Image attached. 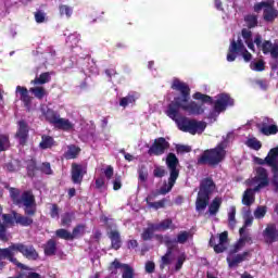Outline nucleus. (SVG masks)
Segmentation results:
<instances>
[{"label":"nucleus","mask_w":278,"mask_h":278,"mask_svg":"<svg viewBox=\"0 0 278 278\" xmlns=\"http://www.w3.org/2000/svg\"><path fill=\"white\" fill-rule=\"evenodd\" d=\"M172 90L180 92V96L174 98V100L167 105L166 116L175 121L178 129L185 134H203L207 124L202 121L190 119L186 116L179 117V110H182L188 116H201L205 114V108L199 102L190 101V86L188 84L175 78L170 86Z\"/></svg>","instance_id":"obj_1"},{"label":"nucleus","mask_w":278,"mask_h":278,"mask_svg":"<svg viewBox=\"0 0 278 278\" xmlns=\"http://www.w3.org/2000/svg\"><path fill=\"white\" fill-rule=\"evenodd\" d=\"M4 188L5 190H9L13 205L24 210L25 215L13 211V218L15 219L16 225H21V227H31V225H34V216L38 213V204L36 203L34 191L25 190L21 192V189L10 187L9 184H4Z\"/></svg>","instance_id":"obj_2"},{"label":"nucleus","mask_w":278,"mask_h":278,"mask_svg":"<svg viewBox=\"0 0 278 278\" xmlns=\"http://www.w3.org/2000/svg\"><path fill=\"white\" fill-rule=\"evenodd\" d=\"M16 253H21L23 257L33 262H36L40 257V254H38V251L33 244L27 245L25 243L18 242L12 243L8 248H0V261L4 262V260H7L17 268L27 270V266L18 262V258H16Z\"/></svg>","instance_id":"obj_3"},{"label":"nucleus","mask_w":278,"mask_h":278,"mask_svg":"<svg viewBox=\"0 0 278 278\" xmlns=\"http://www.w3.org/2000/svg\"><path fill=\"white\" fill-rule=\"evenodd\" d=\"M166 166L169 170V178H168V184L162 186L159 191L150 193L146 198V203L148 207H150V203H153L152 201H155L160 194H168L170 190L175 187V184H177V179H179V159L177 155L173 152H169L165 159Z\"/></svg>","instance_id":"obj_4"},{"label":"nucleus","mask_w":278,"mask_h":278,"mask_svg":"<svg viewBox=\"0 0 278 278\" xmlns=\"http://www.w3.org/2000/svg\"><path fill=\"white\" fill-rule=\"evenodd\" d=\"M229 136L219 142L215 148L205 150L197 161L198 166H211V168H216L218 164L225 161L227 157V147H229Z\"/></svg>","instance_id":"obj_5"},{"label":"nucleus","mask_w":278,"mask_h":278,"mask_svg":"<svg viewBox=\"0 0 278 278\" xmlns=\"http://www.w3.org/2000/svg\"><path fill=\"white\" fill-rule=\"evenodd\" d=\"M193 99L195 101H201V105L203 106V103H208V105H214V112L217 114H220V112H225L227 108L233 105V99L229 93H219L217 96V100L214 102V99L212 96L201 93V92H195L193 93Z\"/></svg>","instance_id":"obj_6"},{"label":"nucleus","mask_w":278,"mask_h":278,"mask_svg":"<svg viewBox=\"0 0 278 278\" xmlns=\"http://www.w3.org/2000/svg\"><path fill=\"white\" fill-rule=\"evenodd\" d=\"M216 190V182L212 177H206L200 181V189L195 200V210L197 212H204L207 205H210V197L214 194Z\"/></svg>","instance_id":"obj_7"},{"label":"nucleus","mask_w":278,"mask_h":278,"mask_svg":"<svg viewBox=\"0 0 278 278\" xmlns=\"http://www.w3.org/2000/svg\"><path fill=\"white\" fill-rule=\"evenodd\" d=\"M238 55H242L244 62H251L253 54L247 50V47H244V42L240 37H238V40L232 39L230 41L228 53H227V62H236V58Z\"/></svg>","instance_id":"obj_8"},{"label":"nucleus","mask_w":278,"mask_h":278,"mask_svg":"<svg viewBox=\"0 0 278 278\" xmlns=\"http://www.w3.org/2000/svg\"><path fill=\"white\" fill-rule=\"evenodd\" d=\"M261 10H263V18L266 23H274L275 18L278 16V11L275 9V2L270 0L257 2L254 4V12L260 14Z\"/></svg>","instance_id":"obj_9"},{"label":"nucleus","mask_w":278,"mask_h":278,"mask_svg":"<svg viewBox=\"0 0 278 278\" xmlns=\"http://www.w3.org/2000/svg\"><path fill=\"white\" fill-rule=\"evenodd\" d=\"M249 186H255L254 190H263L270 186V178H268V169L260 166L255 168V176L250 180Z\"/></svg>","instance_id":"obj_10"},{"label":"nucleus","mask_w":278,"mask_h":278,"mask_svg":"<svg viewBox=\"0 0 278 278\" xmlns=\"http://www.w3.org/2000/svg\"><path fill=\"white\" fill-rule=\"evenodd\" d=\"M169 149L170 142H168L164 137H159L154 139L153 143L149 148L148 155H150V157H153V155L155 157H160V155H164V153Z\"/></svg>","instance_id":"obj_11"},{"label":"nucleus","mask_w":278,"mask_h":278,"mask_svg":"<svg viewBox=\"0 0 278 278\" xmlns=\"http://www.w3.org/2000/svg\"><path fill=\"white\" fill-rule=\"evenodd\" d=\"M254 162L258 164V166H265L266 164L269 168L275 167V164L278 162V147L270 149L265 159L255 156Z\"/></svg>","instance_id":"obj_12"},{"label":"nucleus","mask_w":278,"mask_h":278,"mask_svg":"<svg viewBox=\"0 0 278 278\" xmlns=\"http://www.w3.org/2000/svg\"><path fill=\"white\" fill-rule=\"evenodd\" d=\"M18 128L15 134V137L17 138L21 147H25L27 144V138H29V125L25 119H21L18 123Z\"/></svg>","instance_id":"obj_13"},{"label":"nucleus","mask_w":278,"mask_h":278,"mask_svg":"<svg viewBox=\"0 0 278 278\" xmlns=\"http://www.w3.org/2000/svg\"><path fill=\"white\" fill-rule=\"evenodd\" d=\"M2 220L3 222L0 220V240H2V242H8V225H14V220L16 219L12 213V215L2 214Z\"/></svg>","instance_id":"obj_14"},{"label":"nucleus","mask_w":278,"mask_h":278,"mask_svg":"<svg viewBox=\"0 0 278 278\" xmlns=\"http://www.w3.org/2000/svg\"><path fill=\"white\" fill-rule=\"evenodd\" d=\"M263 238L266 244H274V242H278L277 225L267 224L266 228L263 230Z\"/></svg>","instance_id":"obj_15"},{"label":"nucleus","mask_w":278,"mask_h":278,"mask_svg":"<svg viewBox=\"0 0 278 278\" xmlns=\"http://www.w3.org/2000/svg\"><path fill=\"white\" fill-rule=\"evenodd\" d=\"M71 175H72V182L80 186L81 181H84V175H86V170L84 169V165L73 163Z\"/></svg>","instance_id":"obj_16"},{"label":"nucleus","mask_w":278,"mask_h":278,"mask_svg":"<svg viewBox=\"0 0 278 278\" xmlns=\"http://www.w3.org/2000/svg\"><path fill=\"white\" fill-rule=\"evenodd\" d=\"M268 123H273V119L265 117L262 127L260 128L261 134L263 136H275L278 134V127L275 124L268 126Z\"/></svg>","instance_id":"obj_17"},{"label":"nucleus","mask_w":278,"mask_h":278,"mask_svg":"<svg viewBox=\"0 0 278 278\" xmlns=\"http://www.w3.org/2000/svg\"><path fill=\"white\" fill-rule=\"evenodd\" d=\"M249 257H251V252L245 251L241 254H237L232 258L227 257L226 262H227L229 268H236V267H238L239 264H242V262H247V260H249Z\"/></svg>","instance_id":"obj_18"},{"label":"nucleus","mask_w":278,"mask_h":278,"mask_svg":"<svg viewBox=\"0 0 278 278\" xmlns=\"http://www.w3.org/2000/svg\"><path fill=\"white\" fill-rule=\"evenodd\" d=\"M255 192H260V190H255V188H248L242 195V203L247 205V207H251L255 203Z\"/></svg>","instance_id":"obj_19"},{"label":"nucleus","mask_w":278,"mask_h":278,"mask_svg":"<svg viewBox=\"0 0 278 278\" xmlns=\"http://www.w3.org/2000/svg\"><path fill=\"white\" fill-rule=\"evenodd\" d=\"M53 126L61 131H73V129H75V124H73L71 119H66L63 117H59Z\"/></svg>","instance_id":"obj_20"},{"label":"nucleus","mask_w":278,"mask_h":278,"mask_svg":"<svg viewBox=\"0 0 278 278\" xmlns=\"http://www.w3.org/2000/svg\"><path fill=\"white\" fill-rule=\"evenodd\" d=\"M109 238L111 240V249H114V251H118V249L123 247V240L121 239V232H118V230H111Z\"/></svg>","instance_id":"obj_21"},{"label":"nucleus","mask_w":278,"mask_h":278,"mask_svg":"<svg viewBox=\"0 0 278 278\" xmlns=\"http://www.w3.org/2000/svg\"><path fill=\"white\" fill-rule=\"evenodd\" d=\"M208 205V214L210 216H216L218 212H220V207L223 205V198L222 197H215Z\"/></svg>","instance_id":"obj_22"},{"label":"nucleus","mask_w":278,"mask_h":278,"mask_svg":"<svg viewBox=\"0 0 278 278\" xmlns=\"http://www.w3.org/2000/svg\"><path fill=\"white\" fill-rule=\"evenodd\" d=\"M43 253L48 257H51L58 253V241L55 239H49L43 245Z\"/></svg>","instance_id":"obj_23"},{"label":"nucleus","mask_w":278,"mask_h":278,"mask_svg":"<svg viewBox=\"0 0 278 278\" xmlns=\"http://www.w3.org/2000/svg\"><path fill=\"white\" fill-rule=\"evenodd\" d=\"M79 153H81V148L75 144L67 146V151L64 152L63 157L65 160H77L79 157Z\"/></svg>","instance_id":"obj_24"},{"label":"nucleus","mask_w":278,"mask_h":278,"mask_svg":"<svg viewBox=\"0 0 278 278\" xmlns=\"http://www.w3.org/2000/svg\"><path fill=\"white\" fill-rule=\"evenodd\" d=\"M229 241V232L224 231L219 233V243L215 245V253H225L227 251V245H225Z\"/></svg>","instance_id":"obj_25"},{"label":"nucleus","mask_w":278,"mask_h":278,"mask_svg":"<svg viewBox=\"0 0 278 278\" xmlns=\"http://www.w3.org/2000/svg\"><path fill=\"white\" fill-rule=\"evenodd\" d=\"M125 263H121L118 258H115L113 262H111L108 266V270L111 275V277H116L118 275V270H123L125 268Z\"/></svg>","instance_id":"obj_26"},{"label":"nucleus","mask_w":278,"mask_h":278,"mask_svg":"<svg viewBox=\"0 0 278 278\" xmlns=\"http://www.w3.org/2000/svg\"><path fill=\"white\" fill-rule=\"evenodd\" d=\"M136 101H138V93L130 92L126 97L121 98L119 105L125 109L127 105H135Z\"/></svg>","instance_id":"obj_27"},{"label":"nucleus","mask_w":278,"mask_h":278,"mask_svg":"<svg viewBox=\"0 0 278 278\" xmlns=\"http://www.w3.org/2000/svg\"><path fill=\"white\" fill-rule=\"evenodd\" d=\"M42 114L48 123L50 125H55L58 123V119L60 118V113L52 109H47L46 111H42Z\"/></svg>","instance_id":"obj_28"},{"label":"nucleus","mask_w":278,"mask_h":278,"mask_svg":"<svg viewBox=\"0 0 278 278\" xmlns=\"http://www.w3.org/2000/svg\"><path fill=\"white\" fill-rule=\"evenodd\" d=\"M16 90L17 92H20L21 101H23L26 108H29V105H31V97H29V91L27 90V88L17 86Z\"/></svg>","instance_id":"obj_29"},{"label":"nucleus","mask_w":278,"mask_h":278,"mask_svg":"<svg viewBox=\"0 0 278 278\" xmlns=\"http://www.w3.org/2000/svg\"><path fill=\"white\" fill-rule=\"evenodd\" d=\"M153 225L156 231H166L168 229H175V226H173V219L170 218L163 219L161 223Z\"/></svg>","instance_id":"obj_30"},{"label":"nucleus","mask_w":278,"mask_h":278,"mask_svg":"<svg viewBox=\"0 0 278 278\" xmlns=\"http://www.w3.org/2000/svg\"><path fill=\"white\" fill-rule=\"evenodd\" d=\"M51 81V74L49 72L41 73L39 77H36L30 84L35 86H42L45 84H49Z\"/></svg>","instance_id":"obj_31"},{"label":"nucleus","mask_w":278,"mask_h":278,"mask_svg":"<svg viewBox=\"0 0 278 278\" xmlns=\"http://www.w3.org/2000/svg\"><path fill=\"white\" fill-rule=\"evenodd\" d=\"M21 161L13 159L4 164V168L8 170V173H16L21 170Z\"/></svg>","instance_id":"obj_32"},{"label":"nucleus","mask_w":278,"mask_h":278,"mask_svg":"<svg viewBox=\"0 0 278 278\" xmlns=\"http://www.w3.org/2000/svg\"><path fill=\"white\" fill-rule=\"evenodd\" d=\"M53 144H55V140L53 139V137L49 135L41 136V141L39 143L40 149H43V150L51 149Z\"/></svg>","instance_id":"obj_33"},{"label":"nucleus","mask_w":278,"mask_h":278,"mask_svg":"<svg viewBox=\"0 0 278 278\" xmlns=\"http://www.w3.org/2000/svg\"><path fill=\"white\" fill-rule=\"evenodd\" d=\"M26 170H27V175L28 177H36V170H38V163L36 162L35 159H30L26 162Z\"/></svg>","instance_id":"obj_34"},{"label":"nucleus","mask_w":278,"mask_h":278,"mask_svg":"<svg viewBox=\"0 0 278 278\" xmlns=\"http://www.w3.org/2000/svg\"><path fill=\"white\" fill-rule=\"evenodd\" d=\"M155 231H157V230L154 229V225L149 224V226L147 228H144L143 232L141 233V240H143V242H148V240H152L153 233H155Z\"/></svg>","instance_id":"obj_35"},{"label":"nucleus","mask_w":278,"mask_h":278,"mask_svg":"<svg viewBox=\"0 0 278 278\" xmlns=\"http://www.w3.org/2000/svg\"><path fill=\"white\" fill-rule=\"evenodd\" d=\"M86 235V224H78L73 228L72 238H81V236Z\"/></svg>","instance_id":"obj_36"},{"label":"nucleus","mask_w":278,"mask_h":278,"mask_svg":"<svg viewBox=\"0 0 278 278\" xmlns=\"http://www.w3.org/2000/svg\"><path fill=\"white\" fill-rule=\"evenodd\" d=\"M245 144L249 149H253V151H260V149H262V141L257 140L255 137L249 138Z\"/></svg>","instance_id":"obj_37"},{"label":"nucleus","mask_w":278,"mask_h":278,"mask_svg":"<svg viewBox=\"0 0 278 278\" xmlns=\"http://www.w3.org/2000/svg\"><path fill=\"white\" fill-rule=\"evenodd\" d=\"M29 92L34 94L36 99L42 100L47 96V90L45 87H33L29 89Z\"/></svg>","instance_id":"obj_38"},{"label":"nucleus","mask_w":278,"mask_h":278,"mask_svg":"<svg viewBox=\"0 0 278 278\" xmlns=\"http://www.w3.org/2000/svg\"><path fill=\"white\" fill-rule=\"evenodd\" d=\"M250 68L251 71H255L256 73H262L263 71H266V62H264V60L252 62L250 64Z\"/></svg>","instance_id":"obj_39"},{"label":"nucleus","mask_w":278,"mask_h":278,"mask_svg":"<svg viewBox=\"0 0 278 278\" xmlns=\"http://www.w3.org/2000/svg\"><path fill=\"white\" fill-rule=\"evenodd\" d=\"M173 255V252L166 251L165 255L162 256L161 258V263H160V269L164 270V268H166V266H169V264H172L173 260L170 258V256Z\"/></svg>","instance_id":"obj_40"},{"label":"nucleus","mask_w":278,"mask_h":278,"mask_svg":"<svg viewBox=\"0 0 278 278\" xmlns=\"http://www.w3.org/2000/svg\"><path fill=\"white\" fill-rule=\"evenodd\" d=\"M273 49H275V45H273L270 40L263 41V45L260 48L264 55H268V53H270V58H273Z\"/></svg>","instance_id":"obj_41"},{"label":"nucleus","mask_w":278,"mask_h":278,"mask_svg":"<svg viewBox=\"0 0 278 278\" xmlns=\"http://www.w3.org/2000/svg\"><path fill=\"white\" fill-rule=\"evenodd\" d=\"M55 236L56 238H60L61 240H73V232L64 229V228H60L55 231Z\"/></svg>","instance_id":"obj_42"},{"label":"nucleus","mask_w":278,"mask_h":278,"mask_svg":"<svg viewBox=\"0 0 278 278\" xmlns=\"http://www.w3.org/2000/svg\"><path fill=\"white\" fill-rule=\"evenodd\" d=\"M244 21L248 25L249 29H253V27H257V15L255 14H249L244 17Z\"/></svg>","instance_id":"obj_43"},{"label":"nucleus","mask_w":278,"mask_h":278,"mask_svg":"<svg viewBox=\"0 0 278 278\" xmlns=\"http://www.w3.org/2000/svg\"><path fill=\"white\" fill-rule=\"evenodd\" d=\"M59 12L61 16H66L67 18H71L73 16V8L66 5V4H61L59 7Z\"/></svg>","instance_id":"obj_44"},{"label":"nucleus","mask_w":278,"mask_h":278,"mask_svg":"<svg viewBox=\"0 0 278 278\" xmlns=\"http://www.w3.org/2000/svg\"><path fill=\"white\" fill-rule=\"evenodd\" d=\"M190 238V232L182 230L177 235L176 242L177 244H186Z\"/></svg>","instance_id":"obj_45"},{"label":"nucleus","mask_w":278,"mask_h":278,"mask_svg":"<svg viewBox=\"0 0 278 278\" xmlns=\"http://www.w3.org/2000/svg\"><path fill=\"white\" fill-rule=\"evenodd\" d=\"M271 173H273L271 184L276 192H278V162L271 167Z\"/></svg>","instance_id":"obj_46"},{"label":"nucleus","mask_w":278,"mask_h":278,"mask_svg":"<svg viewBox=\"0 0 278 278\" xmlns=\"http://www.w3.org/2000/svg\"><path fill=\"white\" fill-rule=\"evenodd\" d=\"M168 203V199L163 198L162 200L157 202L150 203V206L152 210H163L166 207V204Z\"/></svg>","instance_id":"obj_47"},{"label":"nucleus","mask_w":278,"mask_h":278,"mask_svg":"<svg viewBox=\"0 0 278 278\" xmlns=\"http://www.w3.org/2000/svg\"><path fill=\"white\" fill-rule=\"evenodd\" d=\"M134 267H131L129 264L124 265L122 278H134Z\"/></svg>","instance_id":"obj_48"},{"label":"nucleus","mask_w":278,"mask_h":278,"mask_svg":"<svg viewBox=\"0 0 278 278\" xmlns=\"http://www.w3.org/2000/svg\"><path fill=\"white\" fill-rule=\"evenodd\" d=\"M153 176L157 179H162V177L166 176V169L162 166H155L153 170Z\"/></svg>","instance_id":"obj_49"},{"label":"nucleus","mask_w":278,"mask_h":278,"mask_svg":"<svg viewBox=\"0 0 278 278\" xmlns=\"http://www.w3.org/2000/svg\"><path fill=\"white\" fill-rule=\"evenodd\" d=\"M249 240V237H242L239 239V241L235 244L232 253H238L240 249L244 247V242Z\"/></svg>","instance_id":"obj_50"},{"label":"nucleus","mask_w":278,"mask_h":278,"mask_svg":"<svg viewBox=\"0 0 278 278\" xmlns=\"http://www.w3.org/2000/svg\"><path fill=\"white\" fill-rule=\"evenodd\" d=\"M123 188V178L121 175L116 174L113 180V190H121Z\"/></svg>","instance_id":"obj_51"},{"label":"nucleus","mask_w":278,"mask_h":278,"mask_svg":"<svg viewBox=\"0 0 278 278\" xmlns=\"http://www.w3.org/2000/svg\"><path fill=\"white\" fill-rule=\"evenodd\" d=\"M267 207L266 206H257V208L254 211L255 218H264L266 216Z\"/></svg>","instance_id":"obj_52"},{"label":"nucleus","mask_w":278,"mask_h":278,"mask_svg":"<svg viewBox=\"0 0 278 278\" xmlns=\"http://www.w3.org/2000/svg\"><path fill=\"white\" fill-rule=\"evenodd\" d=\"M185 262H186V253H182L177 257V262H176V265H175V270L179 271L180 268H184V263Z\"/></svg>","instance_id":"obj_53"},{"label":"nucleus","mask_w":278,"mask_h":278,"mask_svg":"<svg viewBox=\"0 0 278 278\" xmlns=\"http://www.w3.org/2000/svg\"><path fill=\"white\" fill-rule=\"evenodd\" d=\"M39 170H41L45 175H53V169H51V163H42Z\"/></svg>","instance_id":"obj_54"},{"label":"nucleus","mask_w":278,"mask_h":278,"mask_svg":"<svg viewBox=\"0 0 278 278\" xmlns=\"http://www.w3.org/2000/svg\"><path fill=\"white\" fill-rule=\"evenodd\" d=\"M228 220L231 227L236 225V206L230 207V212L228 213Z\"/></svg>","instance_id":"obj_55"},{"label":"nucleus","mask_w":278,"mask_h":278,"mask_svg":"<svg viewBox=\"0 0 278 278\" xmlns=\"http://www.w3.org/2000/svg\"><path fill=\"white\" fill-rule=\"evenodd\" d=\"M175 244H177V240H173L168 236L165 241V247L167 248V251H170V253H173V251L175 250Z\"/></svg>","instance_id":"obj_56"},{"label":"nucleus","mask_w":278,"mask_h":278,"mask_svg":"<svg viewBox=\"0 0 278 278\" xmlns=\"http://www.w3.org/2000/svg\"><path fill=\"white\" fill-rule=\"evenodd\" d=\"M61 223H62L63 227L71 225V223H73V217L71 216V213H65L62 216Z\"/></svg>","instance_id":"obj_57"},{"label":"nucleus","mask_w":278,"mask_h":278,"mask_svg":"<svg viewBox=\"0 0 278 278\" xmlns=\"http://www.w3.org/2000/svg\"><path fill=\"white\" fill-rule=\"evenodd\" d=\"M177 153H190L192 148L190 146L177 144L176 146Z\"/></svg>","instance_id":"obj_58"},{"label":"nucleus","mask_w":278,"mask_h":278,"mask_svg":"<svg viewBox=\"0 0 278 278\" xmlns=\"http://www.w3.org/2000/svg\"><path fill=\"white\" fill-rule=\"evenodd\" d=\"M50 216L51 218H60V207L58 204H52V207L50 210Z\"/></svg>","instance_id":"obj_59"},{"label":"nucleus","mask_w":278,"mask_h":278,"mask_svg":"<svg viewBox=\"0 0 278 278\" xmlns=\"http://www.w3.org/2000/svg\"><path fill=\"white\" fill-rule=\"evenodd\" d=\"M35 21L36 23H45L46 14L42 11L35 12Z\"/></svg>","instance_id":"obj_60"},{"label":"nucleus","mask_w":278,"mask_h":278,"mask_svg":"<svg viewBox=\"0 0 278 278\" xmlns=\"http://www.w3.org/2000/svg\"><path fill=\"white\" fill-rule=\"evenodd\" d=\"M241 36L245 40V42H249V40H251V38L253 36V33L247 28H243L241 30Z\"/></svg>","instance_id":"obj_61"},{"label":"nucleus","mask_w":278,"mask_h":278,"mask_svg":"<svg viewBox=\"0 0 278 278\" xmlns=\"http://www.w3.org/2000/svg\"><path fill=\"white\" fill-rule=\"evenodd\" d=\"M146 271L149 273L150 275L152 273H155V263H153V261H149L146 263Z\"/></svg>","instance_id":"obj_62"},{"label":"nucleus","mask_w":278,"mask_h":278,"mask_svg":"<svg viewBox=\"0 0 278 278\" xmlns=\"http://www.w3.org/2000/svg\"><path fill=\"white\" fill-rule=\"evenodd\" d=\"M104 176L106 177V179H112V177H114V167H112V165H109L105 168Z\"/></svg>","instance_id":"obj_63"},{"label":"nucleus","mask_w":278,"mask_h":278,"mask_svg":"<svg viewBox=\"0 0 278 278\" xmlns=\"http://www.w3.org/2000/svg\"><path fill=\"white\" fill-rule=\"evenodd\" d=\"M251 225H253V216H251V214H247L244 216V227H251Z\"/></svg>","instance_id":"obj_64"}]
</instances>
